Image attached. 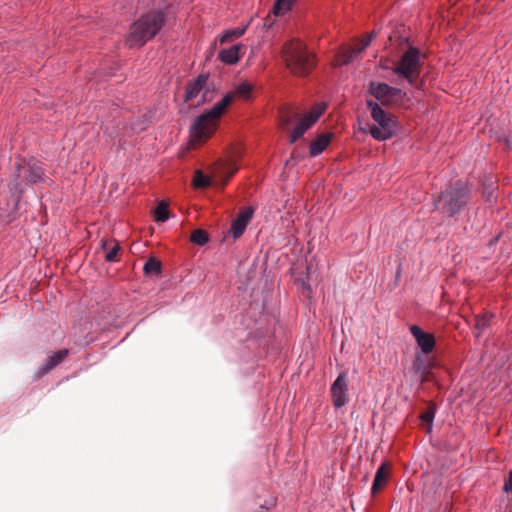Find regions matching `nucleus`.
<instances>
[{
	"instance_id": "f257e3e1",
	"label": "nucleus",
	"mask_w": 512,
	"mask_h": 512,
	"mask_svg": "<svg viewBox=\"0 0 512 512\" xmlns=\"http://www.w3.org/2000/svg\"><path fill=\"white\" fill-rule=\"evenodd\" d=\"M253 86L249 82H242L232 92L227 93L209 111L198 116L190 128L191 143L198 144L206 141L216 131L219 119L235 97L248 99Z\"/></svg>"
},
{
	"instance_id": "f03ea898",
	"label": "nucleus",
	"mask_w": 512,
	"mask_h": 512,
	"mask_svg": "<svg viewBox=\"0 0 512 512\" xmlns=\"http://www.w3.org/2000/svg\"><path fill=\"white\" fill-rule=\"evenodd\" d=\"M166 22V13L162 10L150 11L142 15L131 25L126 37V44L130 47H140L154 38Z\"/></svg>"
},
{
	"instance_id": "7ed1b4c3",
	"label": "nucleus",
	"mask_w": 512,
	"mask_h": 512,
	"mask_svg": "<svg viewBox=\"0 0 512 512\" xmlns=\"http://www.w3.org/2000/svg\"><path fill=\"white\" fill-rule=\"evenodd\" d=\"M282 56L287 69L298 77L309 75L316 66L315 54L308 51L306 45L298 39H293L283 46Z\"/></svg>"
},
{
	"instance_id": "20e7f679",
	"label": "nucleus",
	"mask_w": 512,
	"mask_h": 512,
	"mask_svg": "<svg viewBox=\"0 0 512 512\" xmlns=\"http://www.w3.org/2000/svg\"><path fill=\"white\" fill-rule=\"evenodd\" d=\"M469 199V186L463 181H457L441 193L438 204L444 213L452 217L467 205Z\"/></svg>"
},
{
	"instance_id": "39448f33",
	"label": "nucleus",
	"mask_w": 512,
	"mask_h": 512,
	"mask_svg": "<svg viewBox=\"0 0 512 512\" xmlns=\"http://www.w3.org/2000/svg\"><path fill=\"white\" fill-rule=\"evenodd\" d=\"M43 175L44 171L37 160L22 159L16 164L10 190L14 194H21L26 186L43 181Z\"/></svg>"
},
{
	"instance_id": "423d86ee",
	"label": "nucleus",
	"mask_w": 512,
	"mask_h": 512,
	"mask_svg": "<svg viewBox=\"0 0 512 512\" xmlns=\"http://www.w3.org/2000/svg\"><path fill=\"white\" fill-rule=\"evenodd\" d=\"M367 106L370 110L371 117L376 123L370 128L371 136L378 141H384L394 136L397 130V122L394 116L384 111L382 107L373 100H367Z\"/></svg>"
},
{
	"instance_id": "0eeeda50",
	"label": "nucleus",
	"mask_w": 512,
	"mask_h": 512,
	"mask_svg": "<svg viewBox=\"0 0 512 512\" xmlns=\"http://www.w3.org/2000/svg\"><path fill=\"white\" fill-rule=\"evenodd\" d=\"M423 57L424 55H421L418 48L410 46L395 63L392 71L394 74L407 80L410 85L415 86L421 74Z\"/></svg>"
},
{
	"instance_id": "6e6552de",
	"label": "nucleus",
	"mask_w": 512,
	"mask_h": 512,
	"mask_svg": "<svg viewBox=\"0 0 512 512\" xmlns=\"http://www.w3.org/2000/svg\"><path fill=\"white\" fill-rule=\"evenodd\" d=\"M369 92L383 105H398L406 95L401 89L380 82H371Z\"/></svg>"
},
{
	"instance_id": "1a4fd4ad",
	"label": "nucleus",
	"mask_w": 512,
	"mask_h": 512,
	"mask_svg": "<svg viewBox=\"0 0 512 512\" xmlns=\"http://www.w3.org/2000/svg\"><path fill=\"white\" fill-rule=\"evenodd\" d=\"M325 109L326 104H317L307 115L301 118L291 132L290 142H296L319 119V117L324 113Z\"/></svg>"
},
{
	"instance_id": "9d476101",
	"label": "nucleus",
	"mask_w": 512,
	"mask_h": 512,
	"mask_svg": "<svg viewBox=\"0 0 512 512\" xmlns=\"http://www.w3.org/2000/svg\"><path fill=\"white\" fill-rule=\"evenodd\" d=\"M348 383L349 380L347 372H342L331 385L330 392L335 408H341L348 403Z\"/></svg>"
},
{
	"instance_id": "9b49d317",
	"label": "nucleus",
	"mask_w": 512,
	"mask_h": 512,
	"mask_svg": "<svg viewBox=\"0 0 512 512\" xmlns=\"http://www.w3.org/2000/svg\"><path fill=\"white\" fill-rule=\"evenodd\" d=\"M375 36L376 34L372 32L366 38L362 39L360 43H358L354 47L341 49L336 55L333 64L335 66H341L352 62L354 58L370 44V42Z\"/></svg>"
},
{
	"instance_id": "f8f14e48",
	"label": "nucleus",
	"mask_w": 512,
	"mask_h": 512,
	"mask_svg": "<svg viewBox=\"0 0 512 512\" xmlns=\"http://www.w3.org/2000/svg\"><path fill=\"white\" fill-rule=\"evenodd\" d=\"M254 208L249 206L245 207L238 213L237 217L234 219L231 225V233L235 239L239 238L245 231L248 223L251 221Z\"/></svg>"
},
{
	"instance_id": "ddd939ff",
	"label": "nucleus",
	"mask_w": 512,
	"mask_h": 512,
	"mask_svg": "<svg viewBox=\"0 0 512 512\" xmlns=\"http://www.w3.org/2000/svg\"><path fill=\"white\" fill-rule=\"evenodd\" d=\"M410 332L416 339L418 346L424 354H430L435 347V338L433 334L424 332L419 326H410Z\"/></svg>"
},
{
	"instance_id": "4468645a",
	"label": "nucleus",
	"mask_w": 512,
	"mask_h": 512,
	"mask_svg": "<svg viewBox=\"0 0 512 512\" xmlns=\"http://www.w3.org/2000/svg\"><path fill=\"white\" fill-rule=\"evenodd\" d=\"M207 81L208 76L204 74H200L196 79L190 81L186 87L184 96L185 102H189L198 98V96H200L201 92L204 90Z\"/></svg>"
},
{
	"instance_id": "2eb2a0df",
	"label": "nucleus",
	"mask_w": 512,
	"mask_h": 512,
	"mask_svg": "<svg viewBox=\"0 0 512 512\" xmlns=\"http://www.w3.org/2000/svg\"><path fill=\"white\" fill-rule=\"evenodd\" d=\"M68 354V349H62L58 352L51 354L47 358L45 365L37 371L35 379H40L42 376H44L46 373H48L50 370H52L54 367L60 364L68 356Z\"/></svg>"
},
{
	"instance_id": "dca6fc26",
	"label": "nucleus",
	"mask_w": 512,
	"mask_h": 512,
	"mask_svg": "<svg viewBox=\"0 0 512 512\" xmlns=\"http://www.w3.org/2000/svg\"><path fill=\"white\" fill-rule=\"evenodd\" d=\"M245 50L242 44H236L228 49H224L219 53V59L226 64H235L240 57V51Z\"/></svg>"
},
{
	"instance_id": "f3484780",
	"label": "nucleus",
	"mask_w": 512,
	"mask_h": 512,
	"mask_svg": "<svg viewBox=\"0 0 512 512\" xmlns=\"http://www.w3.org/2000/svg\"><path fill=\"white\" fill-rule=\"evenodd\" d=\"M412 370L419 377L421 383L429 379V375L431 372L428 366L426 365L425 360L420 355H416L412 363Z\"/></svg>"
},
{
	"instance_id": "a211bd4d",
	"label": "nucleus",
	"mask_w": 512,
	"mask_h": 512,
	"mask_svg": "<svg viewBox=\"0 0 512 512\" xmlns=\"http://www.w3.org/2000/svg\"><path fill=\"white\" fill-rule=\"evenodd\" d=\"M331 139L330 134H321L314 139L309 147V153L311 156H317L321 154L328 146Z\"/></svg>"
},
{
	"instance_id": "6ab92c4d",
	"label": "nucleus",
	"mask_w": 512,
	"mask_h": 512,
	"mask_svg": "<svg viewBox=\"0 0 512 512\" xmlns=\"http://www.w3.org/2000/svg\"><path fill=\"white\" fill-rule=\"evenodd\" d=\"M388 474H389V471L385 464H382L377 469V472H376V475H375V478L373 481V485H372V494L378 493L383 488V486L385 485L386 480L388 478Z\"/></svg>"
},
{
	"instance_id": "aec40b11",
	"label": "nucleus",
	"mask_w": 512,
	"mask_h": 512,
	"mask_svg": "<svg viewBox=\"0 0 512 512\" xmlns=\"http://www.w3.org/2000/svg\"><path fill=\"white\" fill-rule=\"evenodd\" d=\"M101 246L104 250H106V255H105L106 261L114 262L117 260V255L120 250V246L116 241L102 240Z\"/></svg>"
},
{
	"instance_id": "412c9836",
	"label": "nucleus",
	"mask_w": 512,
	"mask_h": 512,
	"mask_svg": "<svg viewBox=\"0 0 512 512\" xmlns=\"http://www.w3.org/2000/svg\"><path fill=\"white\" fill-rule=\"evenodd\" d=\"M491 315L485 314L482 316H476L475 318V330L476 337H479L481 333L489 326Z\"/></svg>"
},
{
	"instance_id": "4be33fe9",
	"label": "nucleus",
	"mask_w": 512,
	"mask_h": 512,
	"mask_svg": "<svg viewBox=\"0 0 512 512\" xmlns=\"http://www.w3.org/2000/svg\"><path fill=\"white\" fill-rule=\"evenodd\" d=\"M190 240L197 245L203 246L208 242L209 236L205 230L196 229L192 232Z\"/></svg>"
},
{
	"instance_id": "5701e85b",
	"label": "nucleus",
	"mask_w": 512,
	"mask_h": 512,
	"mask_svg": "<svg viewBox=\"0 0 512 512\" xmlns=\"http://www.w3.org/2000/svg\"><path fill=\"white\" fill-rule=\"evenodd\" d=\"M145 274H159L161 272V262L154 257L149 258L144 265Z\"/></svg>"
},
{
	"instance_id": "b1692460",
	"label": "nucleus",
	"mask_w": 512,
	"mask_h": 512,
	"mask_svg": "<svg viewBox=\"0 0 512 512\" xmlns=\"http://www.w3.org/2000/svg\"><path fill=\"white\" fill-rule=\"evenodd\" d=\"M296 0H276L274 6H273V13L275 15H283L285 12H287L291 5Z\"/></svg>"
},
{
	"instance_id": "393cba45",
	"label": "nucleus",
	"mask_w": 512,
	"mask_h": 512,
	"mask_svg": "<svg viewBox=\"0 0 512 512\" xmlns=\"http://www.w3.org/2000/svg\"><path fill=\"white\" fill-rule=\"evenodd\" d=\"M245 31H246V27L234 28L231 30H227L220 38V42L226 43L233 39L239 38L240 36H242L245 33Z\"/></svg>"
},
{
	"instance_id": "a878e982",
	"label": "nucleus",
	"mask_w": 512,
	"mask_h": 512,
	"mask_svg": "<svg viewBox=\"0 0 512 512\" xmlns=\"http://www.w3.org/2000/svg\"><path fill=\"white\" fill-rule=\"evenodd\" d=\"M211 184V180L208 176L203 174L201 171H196L193 179V185L196 188H206Z\"/></svg>"
},
{
	"instance_id": "bb28decb",
	"label": "nucleus",
	"mask_w": 512,
	"mask_h": 512,
	"mask_svg": "<svg viewBox=\"0 0 512 512\" xmlns=\"http://www.w3.org/2000/svg\"><path fill=\"white\" fill-rule=\"evenodd\" d=\"M169 218L168 205L164 202L158 204L155 210V219L159 222H165Z\"/></svg>"
},
{
	"instance_id": "cd10ccee",
	"label": "nucleus",
	"mask_w": 512,
	"mask_h": 512,
	"mask_svg": "<svg viewBox=\"0 0 512 512\" xmlns=\"http://www.w3.org/2000/svg\"><path fill=\"white\" fill-rule=\"evenodd\" d=\"M214 98V91L211 90L207 83L205 84L204 90L201 92V98L197 101V104H203L212 101Z\"/></svg>"
},
{
	"instance_id": "c85d7f7f",
	"label": "nucleus",
	"mask_w": 512,
	"mask_h": 512,
	"mask_svg": "<svg viewBox=\"0 0 512 512\" xmlns=\"http://www.w3.org/2000/svg\"><path fill=\"white\" fill-rule=\"evenodd\" d=\"M298 118V114L293 111H286L282 114L281 125L282 127H288L292 121Z\"/></svg>"
},
{
	"instance_id": "c756f323",
	"label": "nucleus",
	"mask_w": 512,
	"mask_h": 512,
	"mask_svg": "<svg viewBox=\"0 0 512 512\" xmlns=\"http://www.w3.org/2000/svg\"><path fill=\"white\" fill-rule=\"evenodd\" d=\"M434 414H435L434 409L429 408L421 414V419L423 422H425V423L429 424V426H431L433 419H434ZM430 429H431V427H429V430Z\"/></svg>"
},
{
	"instance_id": "7c9ffc66",
	"label": "nucleus",
	"mask_w": 512,
	"mask_h": 512,
	"mask_svg": "<svg viewBox=\"0 0 512 512\" xmlns=\"http://www.w3.org/2000/svg\"><path fill=\"white\" fill-rule=\"evenodd\" d=\"M221 169L228 171V176L226 177V179L224 180V183H223V185H225L227 183V181L236 173V171L238 170V167L235 166L234 164H228V165L223 166Z\"/></svg>"
},
{
	"instance_id": "2f4dec72",
	"label": "nucleus",
	"mask_w": 512,
	"mask_h": 512,
	"mask_svg": "<svg viewBox=\"0 0 512 512\" xmlns=\"http://www.w3.org/2000/svg\"><path fill=\"white\" fill-rule=\"evenodd\" d=\"M503 490L505 492H510L512 491V471L509 472L508 474V478L507 480L505 481V484L503 486Z\"/></svg>"
},
{
	"instance_id": "473e14b6",
	"label": "nucleus",
	"mask_w": 512,
	"mask_h": 512,
	"mask_svg": "<svg viewBox=\"0 0 512 512\" xmlns=\"http://www.w3.org/2000/svg\"><path fill=\"white\" fill-rule=\"evenodd\" d=\"M258 512H266V511H264V510H260V511H258Z\"/></svg>"
}]
</instances>
